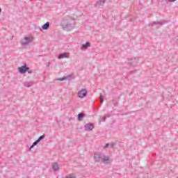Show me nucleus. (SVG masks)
I'll use <instances>...</instances> for the list:
<instances>
[{
    "label": "nucleus",
    "mask_w": 178,
    "mask_h": 178,
    "mask_svg": "<svg viewBox=\"0 0 178 178\" xmlns=\"http://www.w3.org/2000/svg\"><path fill=\"white\" fill-rule=\"evenodd\" d=\"M93 159L95 162H102L105 165H108L112 162V159L109 156H106L105 154L96 152L94 153Z\"/></svg>",
    "instance_id": "f257e3e1"
},
{
    "label": "nucleus",
    "mask_w": 178,
    "mask_h": 178,
    "mask_svg": "<svg viewBox=\"0 0 178 178\" xmlns=\"http://www.w3.org/2000/svg\"><path fill=\"white\" fill-rule=\"evenodd\" d=\"M63 22L65 23L63 26L64 30L70 31L73 30L76 26V21L70 16L64 17Z\"/></svg>",
    "instance_id": "f03ea898"
},
{
    "label": "nucleus",
    "mask_w": 178,
    "mask_h": 178,
    "mask_svg": "<svg viewBox=\"0 0 178 178\" xmlns=\"http://www.w3.org/2000/svg\"><path fill=\"white\" fill-rule=\"evenodd\" d=\"M33 40V36H28L22 39L21 42L22 45H27V44H30V42H32Z\"/></svg>",
    "instance_id": "7ed1b4c3"
},
{
    "label": "nucleus",
    "mask_w": 178,
    "mask_h": 178,
    "mask_svg": "<svg viewBox=\"0 0 178 178\" xmlns=\"http://www.w3.org/2000/svg\"><path fill=\"white\" fill-rule=\"evenodd\" d=\"M87 94H88V91L87 89L83 88L78 92L77 95L79 98H84L87 97Z\"/></svg>",
    "instance_id": "20e7f679"
},
{
    "label": "nucleus",
    "mask_w": 178,
    "mask_h": 178,
    "mask_svg": "<svg viewBox=\"0 0 178 178\" xmlns=\"http://www.w3.org/2000/svg\"><path fill=\"white\" fill-rule=\"evenodd\" d=\"M138 62H140V58L138 57H132L129 59V63L132 66H137Z\"/></svg>",
    "instance_id": "39448f33"
},
{
    "label": "nucleus",
    "mask_w": 178,
    "mask_h": 178,
    "mask_svg": "<svg viewBox=\"0 0 178 178\" xmlns=\"http://www.w3.org/2000/svg\"><path fill=\"white\" fill-rule=\"evenodd\" d=\"M18 70L19 72V73H21L22 74L26 73V72L30 70V67H27L26 65H23L22 67H19L18 68Z\"/></svg>",
    "instance_id": "423d86ee"
},
{
    "label": "nucleus",
    "mask_w": 178,
    "mask_h": 178,
    "mask_svg": "<svg viewBox=\"0 0 178 178\" xmlns=\"http://www.w3.org/2000/svg\"><path fill=\"white\" fill-rule=\"evenodd\" d=\"M166 23V21L165 20H161V21H156L153 22L151 24V26H157L158 27H161V26H163Z\"/></svg>",
    "instance_id": "0eeeda50"
},
{
    "label": "nucleus",
    "mask_w": 178,
    "mask_h": 178,
    "mask_svg": "<svg viewBox=\"0 0 178 178\" xmlns=\"http://www.w3.org/2000/svg\"><path fill=\"white\" fill-rule=\"evenodd\" d=\"M94 129V124L88 123L85 125L86 131H91Z\"/></svg>",
    "instance_id": "6e6552de"
},
{
    "label": "nucleus",
    "mask_w": 178,
    "mask_h": 178,
    "mask_svg": "<svg viewBox=\"0 0 178 178\" xmlns=\"http://www.w3.org/2000/svg\"><path fill=\"white\" fill-rule=\"evenodd\" d=\"M69 53H63L59 54L58 59H63L64 58H69Z\"/></svg>",
    "instance_id": "1a4fd4ad"
},
{
    "label": "nucleus",
    "mask_w": 178,
    "mask_h": 178,
    "mask_svg": "<svg viewBox=\"0 0 178 178\" xmlns=\"http://www.w3.org/2000/svg\"><path fill=\"white\" fill-rule=\"evenodd\" d=\"M105 2H106V0H98L96 2V5L97 6H104V5H105Z\"/></svg>",
    "instance_id": "9d476101"
},
{
    "label": "nucleus",
    "mask_w": 178,
    "mask_h": 178,
    "mask_svg": "<svg viewBox=\"0 0 178 178\" xmlns=\"http://www.w3.org/2000/svg\"><path fill=\"white\" fill-rule=\"evenodd\" d=\"M52 168L54 172L58 171L59 170V164H58V163H54L52 165Z\"/></svg>",
    "instance_id": "9b49d317"
},
{
    "label": "nucleus",
    "mask_w": 178,
    "mask_h": 178,
    "mask_svg": "<svg viewBox=\"0 0 178 178\" xmlns=\"http://www.w3.org/2000/svg\"><path fill=\"white\" fill-rule=\"evenodd\" d=\"M70 77H72L71 75H68L67 76H63V78H58L56 79L57 81H63L64 80H67V79H70Z\"/></svg>",
    "instance_id": "f8f14e48"
},
{
    "label": "nucleus",
    "mask_w": 178,
    "mask_h": 178,
    "mask_svg": "<svg viewBox=\"0 0 178 178\" xmlns=\"http://www.w3.org/2000/svg\"><path fill=\"white\" fill-rule=\"evenodd\" d=\"M33 84H34V83L33 81L24 82V87H28V88L31 87Z\"/></svg>",
    "instance_id": "ddd939ff"
},
{
    "label": "nucleus",
    "mask_w": 178,
    "mask_h": 178,
    "mask_svg": "<svg viewBox=\"0 0 178 178\" xmlns=\"http://www.w3.org/2000/svg\"><path fill=\"white\" fill-rule=\"evenodd\" d=\"M113 147H115V143H107V144H106V145L104 146V149H105V148H113Z\"/></svg>",
    "instance_id": "4468645a"
},
{
    "label": "nucleus",
    "mask_w": 178,
    "mask_h": 178,
    "mask_svg": "<svg viewBox=\"0 0 178 178\" xmlns=\"http://www.w3.org/2000/svg\"><path fill=\"white\" fill-rule=\"evenodd\" d=\"M42 29L43 30H48V29H49V22H47L46 24L42 25Z\"/></svg>",
    "instance_id": "2eb2a0df"
},
{
    "label": "nucleus",
    "mask_w": 178,
    "mask_h": 178,
    "mask_svg": "<svg viewBox=\"0 0 178 178\" xmlns=\"http://www.w3.org/2000/svg\"><path fill=\"white\" fill-rule=\"evenodd\" d=\"M84 116H86V115H84V113H79L78 115V120H79V121L83 120V118H84Z\"/></svg>",
    "instance_id": "dca6fc26"
},
{
    "label": "nucleus",
    "mask_w": 178,
    "mask_h": 178,
    "mask_svg": "<svg viewBox=\"0 0 178 178\" xmlns=\"http://www.w3.org/2000/svg\"><path fill=\"white\" fill-rule=\"evenodd\" d=\"M40 142L37 140H35L33 145L31 146L29 151H31L32 149V148H34V147H35V145H37V144H38Z\"/></svg>",
    "instance_id": "f3484780"
},
{
    "label": "nucleus",
    "mask_w": 178,
    "mask_h": 178,
    "mask_svg": "<svg viewBox=\"0 0 178 178\" xmlns=\"http://www.w3.org/2000/svg\"><path fill=\"white\" fill-rule=\"evenodd\" d=\"M65 178H76V175L70 174V175H67Z\"/></svg>",
    "instance_id": "a211bd4d"
},
{
    "label": "nucleus",
    "mask_w": 178,
    "mask_h": 178,
    "mask_svg": "<svg viewBox=\"0 0 178 178\" xmlns=\"http://www.w3.org/2000/svg\"><path fill=\"white\" fill-rule=\"evenodd\" d=\"M88 47H90V45H83L81 47V50L86 51V49H87V48H88Z\"/></svg>",
    "instance_id": "6ab92c4d"
},
{
    "label": "nucleus",
    "mask_w": 178,
    "mask_h": 178,
    "mask_svg": "<svg viewBox=\"0 0 178 178\" xmlns=\"http://www.w3.org/2000/svg\"><path fill=\"white\" fill-rule=\"evenodd\" d=\"M104 95H102V94H100L99 99H100L101 104L104 102Z\"/></svg>",
    "instance_id": "aec40b11"
},
{
    "label": "nucleus",
    "mask_w": 178,
    "mask_h": 178,
    "mask_svg": "<svg viewBox=\"0 0 178 178\" xmlns=\"http://www.w3.org/2000/svg\"><path fill=\"white\" fill-rule=\"evenodd\" d=\"M44 138H45V135L40 136L38 139V141L40 143V141H41V140H44Z\"/></svg>",
    "instance_id": "412c9836"
},
{
    "label": "nucleus",
    "mask_w": 178,
    "mask_h": 178,
    "mask_svg": "<svg viewBox=\"0 0 178 178\" xmlns=\"http://www.w3.org/2000/svg\"><path fill=\"white\" fill-rule=\"evenodd\" d=\"M82 45H90V43L88 42H86V44H82Z\"/></svg>",
    "instance_id": "4be33fe9"
},
{
    "label": "nucleus",
    "mask_w": 178,
    "mask_h": 178,
    "mask_svg": "<svg viewBox=\"0 0 178 178\" xmlns=\"http://www.w3.org/2000/svg\"><path fill=\"white\" fill-rule=\"evenodd\" d=\"M106 119V115H104V116L103 117V122H105Z\"/></svg>",
    "instance_id": "5701e85b"
},
{
    "label": "nucleus",
    "mask_w": 178,
    "mask_h": 178,
    "mask_svg": "<svg viewBox=\"0 0 178 178\" xmlns=\"http://www.w3.org/2000/svg\"><path fill=\"white\" fill-rule=\"evenodd\" d=\"M168 2H176V0H168Z\"/></svg>",
    "instance_id": "b1692460"
},
{
    "label": "nucleus",
    "mask_w": 178,
    "mask_h": 178,
    "mask_svg": "<svg viewBox=\"0 0 178 178\" xmlns=\"http://www.w3.org/2000/svg\"><path fill=\"white\" fill-rule=\"evenodd\" d=\"M28 72V73L29 74H31V73H33V72L32 71H27Z\"/></svg>",
    "instance_id": "393cba45"
},
{
    "label": "nucleus",
    "mask_w": 178,
    "mask_h": 178,
    "mask_svg": "<svg viewBox=\"0 0 178 178\" xmlns=\"http://www.w3.org/2000/svg\"><path fill=\"white\" fill-rule=\"evenodd\" d=\"M1 8H0V13H1Z\"/></svg>",
    "instance_id": "a878e982"
}]
</instances>
